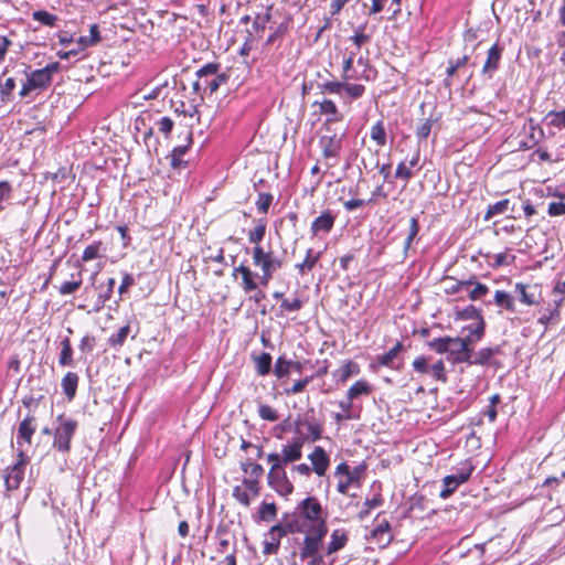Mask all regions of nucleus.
<instances>
[{
  "label": "nucleus",
  "mask_w": 565,
  "mask_h": 565,
  "mask_svg": "<svg viewBox=\"0 0 565 565\" xmlns=\"http://www.w3.org/2000/svg\"><path fill=\"white\" fill-rule=\"evenodd\" d=\"M471 285H475V287L469 291V298L471 300H478L489 291L488 287L481 282H475L472 280Z\"/></svg>",
  "instance_id": "obj_53"
},
{
  "label": "nucleus",
  "mask_w": 565,
  "mask_h": 565,
  "mask_svg": "<svg viewBox=\"0 0 565 565\" xmlns=\"http://www.w3.org/2000/svg\"><path fill=\"white\" fill-rule=\"evenodd\" d=\"M243 484L245 490L250 492L253 497H257L259 494V480L246 477L243 479Z\"/></svg>",
  "instance_id": "obj_55"
},
{
  "label": "nucleus",
  "mask_w": 565,
  "mask_h": 565,
  "mask_svg": "<svg viewBox=\"0 0 565 565\" xmlns=\"http://www.w3.org/2000/svg\"><path fill=\"white\" fill-rule=\"evenodd\" d=\"M309 459L311 461V468L306 463L294 466V470L302 476H309L310 471L318 473V447H316L310 454Z\"/></svg>",
  "instance_id": "obj_25"
},
{
  "label": "nucleus",
  "mask_w": 565,
  "mask_h": 565,
  "mask_svg": "<svg viewBox=\"0 0 565 565\" xmlns=\"http://www.w3.org/2000/svg\"><path fill=\"white\" fill-rule=\"evenodd\" d=\"M25 82L19 92L21 98L30 96L33 92H42L49 88L53 79L49 78L41 68L25 72Z\"/></svg>",
  "instance_id": "obj_6"
},
{
  "label": "nucleus",
  "mask_w": 565,
  "mask_h": 565,
  "mask_svg": "<svg viewBox=\"0 0 565 565\" xmlns=\"http://www.w3.org/2000/svg\"><path fill=\"white\" fill-rule=\"evenodd\" d=\"M292 362L286 360L284 356L278 358L276 361L274 373L278 379L286 376L289 373Z\"/></svg>",
  "instance_id": "obj_39"
},
{
  "label": "nucleus",
  "mask_w": 565,
  "mask_h": 565,
  "mask_svg": "<svg viewBox=\"0 0 565 565\" xmlns=\"http://www.w3.org/2000/svg\"><path fill=\"white\" fill-rule=\"evenodd\" d=\"M343 92L350 98L356 99L364 94L365 87L361 84H344Z\"/></svg>",
  "instance_id": "obj_48"
},
{
  "label": "nucleus",
  "mask_w": 565,
  "mask_h": 565,
  "mask_svg": "<svg viewBox=\"0 0 565 565\" xmlns=\"http://www.w3.org/2000/svg\"><path fill=\"white\" fill-rule=\"evenodd\" d=\"M365 26H359L354 35L351 38L352 42L356 45V49L359 50L365 42L370 40V35L364 32Z\"/></svg>",
  "instance_id": "obj_51"
},
{
  "label": "nucleus",
  "mask_w": 565,
  "mask_h": 565,
  "mask_svg": "<svg viewBox=\"0 0 565 565\" xmlns=\"http://www.w3.org/2000/svg\"><path fill=\"white\" fill-rule=\"evenodd\" d=\"M403 345L401 342H397L392 349H390L386 353L377 355L376 362L382 366H388L394 369L395 361L398 358Z\"/></svg>",
  "instance_id": "obj_20"
},
{
  "label": "nucleus",
  "mask_w": 565,
  "mask_h": 565,
  "mask_svg": "<svg viewBox=\"0 0 565 565\" xmlns=\"http://www.w3.org/2000/svg\"><path fill=\"white\" fill-rule=\"evenodd\" d=\"M370 392V387L366 382L358 381L355 382L348 391V405H351V402L354 398L363 394H367Z\"/></svg>",
  "instance_id": "obj_28"
},
{
  "label": "nucleus",
  "mask_w": 565,
  "mask_h": 565,
  "mask_svg": "<svg viewBox=\"0 0 565 565\" xmlns=\"http://www.w3.org/2000/svg\"><path fill=\"white\" fill-rule=\"evenodd\" d=\"M320 114H331L333 116L332 119H328L324 124V130L330 131L331 127L342 126L341 119L342 116L338 113L337 106L332 100L324 99L320 102Z\"/></svg>",
  "instance_id": "obj_16"
},
{
  "label": "nucleus",
  "mask_w": 565,
  "mask_h": 565,
  "mask_svg": "<svg viewBox=\"0 0 565 565\" xmlns=\"http://www.w3.org/2000/svg\"><path fill=\"white\" fill-rule=\"evenodd\" d=\"M462 330L467 331L468 334L475 335L477 340H481L484 335V320L479 319V321L463 327Z\"/></svg>",
  "instance_id": "obj_40"
},
{
  "label": "nucleus",
  "mask_w": 565,
  "mask_h": 565,
  "mask_svg": "<svg viewBox=\"0 0 565 565\" xmlns=\"http://www.w3.org/2000/svg\"><path fill=\"white\" fill-rule=\"evenodd\" d=\"M226 81L227 76L224 74L207 78L202 77L193 82L192 87L194 93H196L202 99L204 94L212 95L214 92L218 89L220 85L225 83Z\"/></svg>",
  "instance_id": "obj_11"
},
{
  "label": "nucleus",
  "mask_w": 565,
  "mask_h": 565,
  "mask_svg": "<svg viewBox=\"0 0 565 565\" xmlns=\"http://www.w3.org/2000/svg\"><path fill=\"white\" fill-rule=\"evenodd\" d=\"M79 377L74 372H67L62 379L61 386L63 393L68 401H72L76 395Z\"/></svg>",
  "instance_id": "obj_19"
},
{
  "label": "nucleus",
  "mask_w": 565,
  "mask_h": 565,
  "mask_svg": "<svg viewBox=\"0 0 565 565\" xmlns=\"http://www.w3.org/2000/svg\"><path fill=\"white\" fill-rule=\"evenodd\" d=\"M413 367L418 373H428V360L424 356H418L414 360Z\"/></svg>",
  "instance_id": "obj_62"
},
{
  "label": "nucleus",
  "mask_w": 565,
  "mask_h": 565,
  "mask_svg": "<svg viewBox=\"0 0 565 565\" xmlns=\"http://www.w3.org/2000/svg\"><path fill=\"white\" fill-rule=\"evenodd\" d=\"M57 422L58 425L54 429L53 447L61 452H68L71 450V440L78 424L76 420L64 415H58Z\"/></svg>",
  "instance_id": "obj_5"
},
{
  "label": "nucleus",
  "mask_w": 565,
  "mask_h": 565,
  "mask_svg": "<svg viewBox=\"0 0 565 565\" xmlns=\"http://www.w3.org/2000/svg\"><path fill=\"white\" fill-rule=\"evenodd\" d=\"M344 137L345 129L343 126H335L331 127V130L326 131L320 138L322 157L327 167V170L320 175V182L329 186L333 183L339 185L344 175V167L341 164V149Z\"/></svg>",
  "instance_id": "obj_2"
},
{
  "label": "nucleus",
  "mask_w": 565,
  "mask_h": 565,
  "mask_svg": "<svg viewBox=\"0 0 565 565\" xmlns=\"http://www.w3.org/2000/svg\"><path fill=\"white\" fill-rule=\"evenodd\" d=\"M383 504V498L381 494H375L372 499H366L364 507L365 509L360 512V516H366L371 510L376 509Z\"/></svg>",
  "instance_id": "obj_45"
},
{
  "label": "nucleus",
  "mask_w": 565,
  "mask_h": 565,
  "mask_svg": "<svg viewBox=\"0 0 565 565\" xmlns=\"http://www.w3.org/2000/svg\"><path fill=\"white\" fill-rule=\"evenodd\" d=\"M242 470L247 475L248 478L259 480L264 475V468L256 462L246 461L241 463Z\"/></svg>",
  "instance_id": "obj_29"
},
{
  "label": "nucleus",
  "mask_w": 565,
  "mask_h": 565,
  "mask_svg": "<svg viewBox=\"0 0 565 565\" xmlns=\"http://www.w3.org/2000/svg\"><path fill=\"white\" fill-rule=\"evenodd\" d=\"M366 539L374 542L380 548L387 546L393 539L388 521L385 519L377 520L375 527L366 534Z\"/></svg>",
  "instance_id": "obj_12"
},
{
  "label": "nucleus",
  "mask_w": 565,
  "mask_h": 565,
  "mask_svg": "<svg viewBox=\"0 0 565 565\" xmlns=\"http://www.w3.org/2000/svg\"><path fill=\"white\" fill-rule=\"evenodd\" d=\"M500 353V347L494 348H482L476 353H471L470 361L468 364L470 365H486L489 364L491 359Z\"/></svg>",
  "instance_id": "obj_17"
},
{
  "label": "nucleus",
  "mask_w": 565,
  "mask_h": 565,
  "mask_svg": "<svg viewBox=\"0 0 565 565\" xmlns=\"http://www.w3.org/2000/svg\"><path fill=\"white\" fill-rule=\"evenodd\" d=\"M135 284V279L132 275L126 273L122 277V281L118 288V292L120 295L125 294L129 287H131Z\"/></svg>",
  "instance_id": "obj_64"
},
{
  "label": "nucleus",
  "mask_w": 565,
  "mask_h": 565,
  "mask_svg": "<svg viewBox=\"0 0 565 565\" xmlns=\"http://www.w3.org/2000/svg\"><path fill=\"white\" fill-rule=\"evenodd\" d=\"M220 70V64L217 63H207L205 65H203L198 72H196V76L198 78H207V77H213V76H218L220 74H217Z\"/></svg>",
  "instance_id": "obj_41"
},
{
  "label": "nucleus",
  "mask_w": 565,
  "mask_h": 565,
  "mask_svg": "<svg viewBox=\"0 0 565 565\" xmlns=\"http://www.w3.org/2000/svg\"><path fill=\"white\" fill-rule=\"evenodd\" d=\"M494 302L497 306L505 308L509 311H515L514 300L507 291L497 290L494 294Z\"/></svg>",
  "instance_id": "obj_26"
},
{
  "label": "nucleus",
  "mask_w": 565,
  "mask_h": 565,
  "mask_svg": "<svg viewBox=\"0 0 565 565\" xmlns=\"http://www.w3.org/2000/svg\"><path fill=\"white\" fill-rule=\"evenodd\" d=\"M103 243L100 241L88 245L82 255L83 262H89L100 256Z\"/></svg>",
  "instance_id": "obj_36"
},
{
  "label": "nucleus",
  "mask_w": 565,
  "mask_h": 565,
  "mask_svg": "<svg viewBox=\"0 0 565 565\" xmlns=\"http://www.w3.org/2000/svg\"><path fill=\"white\" fill-rule=\"evenodd\" d=\"M266 233V224L263 221H258L257 225L249 231L248 241L253 244L259 245Z\"/></svg>",
  "instance_id": "obj_35"
},
{
  "label": "nucleus",
  "mask_w": 565,
  "mask_h": 565,
  "mask_svg": "<svg viewBox=\"0 0 565 565\" xmlns=\"http://www.w3.org/2000/svg\"><path fill=\"white\" fill-rule=\"evenodd\" d=\"M335 215L330 211L320 214V231L329 232L334 223Z\"/></svg>",
  "instance_id": "obj_49"
},
{
  "label": "nucleus",
  "mask_w": 565,
  "mask_h": 565,
  "mask_svg": "<svg viewBox=\"0 0 565 565\" xmlns=\"http://www.w3.org/2000/svg\"><path fill=\"white\" fill-rule=\"evenodd\" d=\"M268 484L282 497L289 495L294 490V486L287 478L285 469L279 463H271L268 472Z\"/></svg>",
  "instance_id": "obj_9"
},
{
  "label": "nucleus",
  "mask_w": 565,
  "mask_h": 565,
  "mask_svg": "<svg viewBox=\"0 0 565 565\" xmlns=\"http://www.w3.org/2000/svg\"><path fill=\"white\" fill-rule=\"evenodd\" d=\"M256 362V371L259 375H266L269 373L271 367V355L269 353L263 352L255 359Z\"/></svg>",
  "instance_id": "obj_30"
},
{
  "label": "nucleus",
  "mask_w": 565,
  "mask_h": 565,
  "mask_svg": "<svg viewBox=\"0 0 565 565\" xmlns=\"http://www.w3.org/2000/svg\"><path fill=\"white\" fill-rule=\"evenodd\" d=\"M130 332V326L126 324L121 327L116 333H113L108 340L107 343L109 347L114 349H119L124 345L126 339L128 338Z\"/></svg>",
  "instance_id": "obj_24"
},
{
  "label": "nucleus",
  "mask_w": 565,
  "mask_h": 565,
  "mask_svg": "<svg viewBox=\"0 0 565 565\" xmlns=\"http://www.w3.org/2000/svg\"><path fill=\"white\" fill-rule=\"evenodd\" d=\"M12 186L7 181H0V210H3L2 202L8 200L11 195Z\"/></svg>",
  "instance_id": "obj_60"
},
{
  "label": "nucleus",
  "mask_w": 565,
  "mask_h": 565,
  "mask_svg": "<svg viewBox=\"0 0 565 565\" xmlns=\"http://www.w3.org/2000/svg\"><path fill=\"white\" fill-rule=\"evenodd\" d=\"M259 518L263 521L269 522L273 521L277 515V508L275 503H266L264 502L259 508Z\"/></svg>",
  "instance_id": "obj_37"
},
{
  "label": "nucleus",
  "mask_w": 565,
  "mask_h": 565,
  "mask_svg": "<svg viewBox=\"0 0 565 565\" xmlns=\"http://www.w3.org/2000/svg\"><path fill=\"white\" fill-rule=\"evenodd\" d=\"M501 53L502 49L497 43L490 47L482 67V74L488 75L489 78L492 77L493 73L499 68Z\"/></svg>",
  "instance_id": "obj_15"
},
{
  "label": "nucleus",
  "mask_w": 565,
  "mask_h": 565,
  "mask_svg": "<svg viewBox=\"0 0 565 565\" xmlns=\"http://www.w3.org/2000/svg\"><path fill=\"white\" fill-rule=\"evenodd\" d=\"M15 88V81L12 77L6 79V82L0 87V99L2 103L7 104L12 100V92Z\"/></svg>",
  "instance_id": "obj_33"
},
{
  "label": "nucleus",
  "mask_w": 565,
  "mask_h": 565,
  "mask_svg": "<svg viewBox=\"0 0 565 565\" xmlns=\"http://www.w3.org/2000/svg\"><path fill=\"white\" fill-rule=\"evenodd\" d=\"M258 414L262 419H265L268 422H276L278 419L277 412L269 405H260L258 408Z\"/></svg>",
  "instance_id": "obj_50"
},
{
  "label": "nucleus",
  "mask_w": 565,
  "mask_h": 565,
  "mask_svg": "<svg viewBox=\"0 0 565 565\" xmlns=\"http://www.w3.org/2000/svg\"><path fill=\"white\" fill-rule=\"evenodd\" d=\"M348 541L347 533L343 530H335L331 534V541L327 546V553L332 554L341 550Z\"/></svg>",
  "instance_id": "obj_21"
},
{
  "label": "nucleus",
  "mask_w": 565,
  "mask_h": 565,
  "mask_svg": "<svg viewBox=\"0 0 565 565\" xmlns=\"http://www.w3.org/2000/svg\"><path fill=\"white\" fill-rule=\"evenodd\" d=\"M548 125L557 129L565 128V108L562 110H551L546 117Z\"/></svg>",
  "instance_id": "obj_31"
},
{
  "label": "nucleus",
  "mask_w": 565,
  "mask_h": 565,
  "mask_svg": "<svg viewBox=\"0 0 565 565\" xmlns=\"http://www.w3.org/2000/svg\"><path fill=\"white\" fill-rule=\"evenodd\" d=\"M562 302H563V299L557 300V301H556V307H555L553 310H551L548 313L543 315V316L539 319V322H540L541 324H543V326H547V324H548V322L553 319V317H554L555 315H558V308L561 307Z\"/></svg>",
  "instance_id": "obj_63"
},
{
  "label": "nucleus",
  "mask_w": 565,
  "mask_h": 565,
  "mask_svg": "<svg viewBox=\"0 0 565 565\" xmlns=\"http://www.w3.org/2000/svg\"><path fill=\"white\" fill-rule=\"evenodd\" d=\"M365 469H366L365 465H359L354 469H352V470L350 469L347 477L353 483L359 482L362 479V477L364 476Z\"/></svg>",
  "instance_id": "obj_57"
},
{
  "label": "nucleus",
  "mask_w": 565,
  "mask_h": 565,
  "mask_svg": "<svg viewBox=\"0 0 565 565\" xmlns=\"http://www.w3.org/2000/svg\"><path fill=\"white\" fill-rule=\"evenodd\" d=\"M318 262V253L309 248L306 253L303 260L296 265L301 275L308 274L312 270Z\"/></svg>",
  "instance_id": "obj_22"
},
{
  "label": "nucleus",
  "mask_w": 565,
  "mask_h": 565,
  "mask_svg": "<svg viewBox=\"0 0 565 565\" xmlns=\"http://www.w3.org/2000/svg\"><path fill=\"white\" fill-rule=\"evenodd\" d=\"M472 471L473 466L466 462L456 475L446 476L443 479L444 489L440 491L439 497L441 499L449 498L461 483H465L470 478Z\"/></svg>",
  "instance_id": "obj_8"
},
{
  "label": "nucleus",
  "mask_w": 565,
  "mask_h": 565,
  "mask_svg": "<svg viewBox=\"0 0 565 565\" xmlns=\"http://www.w3.org/2000/svg\"><path fill=\"white\" fill-rule=\"evenodd\" d=\"M29 461L30 459L24 454L23 449H19L17 462L6 470L4 483L8 491L17 490L20 487Z\"/></svg>",
  "instance_id": "obj_7"
},
{
  "label": "nucleus",
  "mask_w": 565,
  "mask_h": 565,
  "mask_svg": "<svg viewBox=\"0 0 565 565\" xmlns=\"http://www.w3.org/2000/svg\"><path fill=\"white\" fill-rule=\"evenodd\" d=\"M418 232H419L418 221L416 217H412L411 222H409L408 234L404 242L405 250H407L411 247V245H412L414 238L416 237V235L418 234Z\"/></svg>",
  "instance_id": "obj_43"
},
{
  "label": "nucleus",
  "mask_w": 565,
  "mask_h": 565,
  "mask_svg": "<svg viewBox=\"0 0 565 565\" xmlns=\"http://www.w3.org/2000/svg\"><path fill=\"white\" fill-rule=\"evenodd\" d=\"M431 127H433V119L431 118L425 119V121L422 122L420 126L416 130L417 138L420 140L426 139L431 131Z\"/></svg>",
  "instance_id": "obj_54"
},
{
  "label": "nucleus",
  "mask_w": 565,
  "mask_h": 565,
  "mask_svg": "<svg viewBox=\"0 0 565 565\" xmlns=\"http://www.w3.org/2000/svg\"><path fill=\"white\" fill-rule=\"evenodd\" d=\"M36 429L35 417L26 415V417L19 424L17 433V444L21 448L23 443L31 444L32 436Z\"/></svg>",
  "instance_id": "obj_13"
},
{
  "label": "nucleus",
  "mask_w": 565,
  "mask_h": 565,
  "mask_svg": "<svg viewBox=\"0 0 565 565\" xmlns=\"http://www.w3.org/2000/svg\"><path fill=\"white\" fill-rule=\"evenodd\" d=\"M253 263L262 269L259 282L267 286L276 270L281 267V262L271 252H265L259 245L253 248Z\"/></svg>",
  "instance_id": "obj_4"
},
{
  "label": "nucleus",
  "mask_w": 565,
  "mask_h": 565,
  "mask_svg": "<svg viewBox=\"0 0 565 565\" xmlns=\"http://www.w3.org/2000/svg\"><path fill=\"white\" fill-rule=\"evenodd\" d=\"M273 202V195L270 193H259L258 199L256 201L257 210L260 213L266 214L268 212V209Z\"/></svg>",
  "instance_id": "obj_46"
},
{
  "label": "nucleus",
  "mask_w": 565,
  "mask_h": 565,
  "mask_svg": "<svg viewBox=\"0 0 565 565\" xmlns=\"http://www.w3.org/2000/svg\"><path fill=\"white\" fill-rule=\"evenodd\" d=\"M429 348L437 353H447L452 363H468L471 353L467 351L465 342L460 338H438L429 341Z\"/></svg>",
  "instance_id": "obj_3"
},
{
  "label": "nucleus",
  "mask_w": 565,
  "mask_h": 565,
  "mask_svg": "<svg viewBox=\"0 0 565 565\" xmlns=\"http://www.w3.org/2000/svg\"><path fill=\"white\" fill-rule=\"evenodd\" d=\"M82 285V280L77 281H65L61 285L58 291L61 295H71L75 292Z\"/></svg>",
  "instance_id": "obj_56"
},
{
  "label": "nucleus",
  "mask_w": 565,
  "mask_h": 565,
  "mask_svg": "<svg viewBox=\"0 0 565 565\" xmlns=\"http://www.w3.org/2000/svg\"><path fill=\"white\" fill-rule=\"evenodd\" d=\"M548 215L558 216L565 214V203L563 202H551L547 210Z\"/></svg>",
  "instance_id": "obj_61"
},
{
  "label": "nucleus",
  "mask_w": 565,
  "mask_h": 565,
  "mask_svg": "<svg viewBox=\"0 0 565 565\" xmlns=\"http://www.w3.org/2000/svg\"><path fill=\"white\" fill-rule=\"evenodd\" d=\"M509 204H510V201L508 199L498 201L494 204H490L488 206V209H487L486 214H484V220L489 221L494 215L505 213L508 211V209H509Z\"/></svg>",
  "instance_id": "obj_27"
},
{
  "label": "nucleus",
  "mask_w": 565,
  "mask_h": 565,
  "mask_svg": "<svg viewBox=\"0 0 565 565\" xmlns=\"http://www.w3.org/2000/svg\"><path fill=\"white\" fill-rule=\"evenodd\" d=\"M32 18H33V20H35L44 25H47V26H54L57 21L56 15H54L45 10L34 11L32 13Z\"/></svg>",
  "instance_id": "obj_32"
},
{
  "label": "nucleus",
  "mask_w": 565,
  "mask_h": 565,
  "mask_svg": "<svg viewBox=\"0 0 565 565\" xmlns=\"http://www.w3.org/2000/svg\"><path fill=\"white\" fill-rule=\"evenodd\" d=\"M457 318L460 320H473L475 322L479 321V319H483L480 310L471 305L458 311Z\"/></svg>",
  "instance_id": "obj_34"
},
{
  "label": "nucleus",
  "mask_w": 565,
  "mask_h": 565,
  "mask_svg": "<svg viewBox=\"0 0 565 565\" xmlns=\"http://www.w3.org/2000/svg\"><path fill=\"white\" fill-rule=\"evenodd\" d=\"M515 291L519 295L520 301L526 306H533L539 302L535 286L529 287L522 282H518L515 285Z\"/></svg>",
  "instance_id": "obj_18"
},
{
  "label": "nucleus",
  "mask_w": 565,
  "mask_h": 565,
  "mask_svg": "<svg viewBox=\"0 0 565 565\" xmlns=\"http://www.w3.org/2000/svg\"><path fill=\"white\" fill-rule=\"evenodd\" d=\"M428 374H430L436 381L446 382L447 377L445 374L444 362L440 360V361L436 362L434 365H431L428 369Z\"/></svg>",
  "instance_id": "obj_47"
},
{
  "label": "nucleus",
  "mask_w": 565,
  "mask_h": 565,
  "mask_svg": "<svg viewBox=\"0 0 565 565\" xmlns=\"http://www.w3.org/2000/svg\"><path fill=\"white\" fill-rule=\"evenodd\" d=\"M62 350L58 358V363L62 366L73 365V348L70 338H64L61 341Z\"/></svg>",
  "instance_id": "obj_23"
},
{
  "label": "nucleus",
  "mask_w": 565,
  "mask_h": 565,
  "mask_svg": "<svg viewBox=\"0 0 565 565\" xmlns=\"http://www.w3.org/2000/svg\"><path fill=\"white\" fill-rule=\"evenodd\" d=\"M344 83L341 82H327L320 85V93L338 94L342 96Z\"/></svg>",
  "instance_id": "obj_44"
},
{
  "label": "nucleus",
  "mask_w": 565,
  "mask_h": 565,
  "mask_svg": "<svg viewBox=\"0 0 565 565\" xmlns=\"http://www.w3.org/2000/svg\"><path fill=\"white\" fill-rule=\"evenodd\" d=\"M278 539L287 533L296 534L295 544L305 565L318 564V499L308 497L300 501L284 522L270 529Z\"/></svg>",
  "instance_id": "obj_1"
},
{
  "label": "nucleus",
  "mask_w": 565,
  "mask_h": 565,
  "mask_svg": "<svg viewBox=\"0 0 565 565\" xmlns=\"http://www.w3.org/2000/svg\"><path fill=\"white\" fill-rule=\"evenodd\" d=\"M233 497L243 505L248 507L252 501V494L241 486L233 488Z\"/></svg>",
  "instance_id": "obj_42"
},
{
  "label": "nucleus",
  "mask_w": 565,
  "mask_h": 565,
  "mask_svg": "<svg viewBox=\"0 0 565 565\" xmlns=\"http://www.w3.org/2000/svg\"><path fill=\"white\" fill-rule=\"evenodd\" d=\"M157 125L160 132L164 136H169L173 128V120L169 117H162L158 120Z\"/></svg>",
  "instance_id": "obj_58"
},
{
  "label": "nucleus",
  "mask_w": 565,
  "mask_h": 565,
  "mask_svg": "<svg viewBox=\"0 0 565 565\" xmlns=\"http://www.w3.org/2000/svg\"><path fill=\"white\" fill-rule=\"evenodd\" d=\"M395 177L408 181L413 177L412 169L405 162H401L396 168Z\"/></svg>",
  "instance_id": "obj_59"
},
{
  "label": "nucleus",
  "mask_w": 565,
  "mask_h": 565,
  "mask_svg": "<svg viewBox=\"0 0 565 565\" xmlns=\"http://www.w3.org/2000/svg\"><path fill=\"white\" fill-rule=\"evenodd\" d=\"M371 138L376 141L379 146L386 143V132L383 122L379 121L371 128Z\"/></svg>",
  "instance_id": "obj_38"
},
{
  "label": "nucleus",
  "mask_w": 565,
  "mask_h": 565,
  "mask_svg": "<svg viewBox=\"0 0 565 565\" xmlns=\"http://www.w3.org/2000/svg\"><path fill=\"white\" fill-rule=\"evenodd\" d=\"M238 274L242 276V289L246 294H249L257 289L258 285L256 282V277L259 278V276L256 273H253L248 266L241 264L239 266L235 267L233 269L232 276L236 278Z\"/></svg>",
  "instance_id": "obj_14"
},
{
  "label": "nucleus",
  "mask_w": 565,
  "mask_h": 565,
  "mask_svg": "<svg viewBox=\"0 0 565 565\" xmlns=\"http://www.w3.org/2000/svg\"><path fill=\"white\" fill-rule=\"evenodd\" d=\"M302 443L295 440L291 444H287L282 447L281 452H273L267 456V460L270 463L287 465L301 458Z\"/></svg>",
  "instance_id": "obj_10"
},
{
  "label": "nucleus",
  "mask_w": 565,
  "mask_h": 565,
  "mask_svg": "<svg viewBox=\"0 0 565 565\" xmlns=\"http://www.w3.org/2000/svg\"><path fill=\"white\" fill-rule=\"evenodd\" d=\"M115 284H116L115 278L108 279L107 287L105 288V291L99 294V296H98V308L103 307L105 305V302L108 299H110Z\"/></svg>",
  "instance_id": "obj_52"
}]
</instances>
